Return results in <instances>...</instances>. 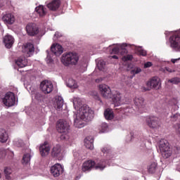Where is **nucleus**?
I'll use <instances>...</instances> for the list:
<instances>
[{
    "label": "nucleus",
    "instance_id": "1",
    "mask_svg": "<svg viewBox=\"0 0 180 180\" xmlns=\"http://www.w3.org/2000/svg\"><path fill=\"white\" fill-rule=\"evenodd\" d=\"M73 117L74 126L82 129L85 126V122H91L94 119V110L89 109L88 105H83Z\"/></svg>",
    "mask_w": 180,
    "mask_h": 180
},
{
    "label": "nucleus",
    "instance_id": "2",
    "mask_svg": "<svg viewBox=\"0 0 180 180\" xmlns=\"http://www.w3.org/2000/svg\"><path fill=\"white\" fill-rule=\"evenodd\" d=\"M56 127L58 133L62 134L60 136L61 140H68V139H70V136L68 135L70 131V124H68L67 121L63 120L58 121Z\"/></svg>",
    "mask_w": 180,
    "mask_h": 180
},
{
    "label": "nucleus",
    "instance_id": "3",
    "mask_svg": "<svg viewBox=\"0 0 180 180\" xmlns=\"http://www.w3.org/2000/svg\"><path fill=\"white\" fill-rule=\"evenodd\" d=\"M79 60V57L78 54L75 53H63L61 56V63L63 65H65V67H68V65H75Z\"/></svg>",
    "mask_w": 180,
    "mask_h": 180
},
{
    "label": "nucleus",
    "instance_id": "4",
    "mask_svg": "<svg viewBox=\"0 0 180 180\" xmlns=\"http://www.w3.org/2000/svg\"><path fill=\"white\" fill-rule=\"evenodd\" d=\"M159 150L164 158H169L171 157L172 152L169 147V143L165 139H162L159 142Z\"/></svg>",
    "mask_w": 180,
    "mask_h": 180
},
{
    "label": "nucleus",
    "instance_id": "5",
    "mask_svg": "<svg viewBox=\"0 0 180 180\" xmlns=\"http://www.w3.org/2000/svg\"><path fill=\"white\" fill-rule=\"evenodd\" d=\"M169 41L170 47L175 51L180 50V30L175 31L173 34L169 37Z\"/></svg>",
    "mask_w": 180,
    "mask_h": 180
},
{
    "label": "nucleus",
    "instance_id": "6",
    "mask_svg": "<svg viewBox=\"0 0 180 180\" xmlns=\"http://www.w3.org/2000/svg\"><path fill=\"white\" fill-rule=\"evenodd\" d=\"M161 86V80L158 77H153L146 83V87L143 88L145 91H151L154 89H160Z\"/></svg>",
    "mask_w": 180,
    "mask_h": 180
},
{
    "label": "nucleus",
    "instance_id": "7",
    "mask_svg": "<svg viewBox=\"0 0 180 180\" xmlns=\"http://www.w3.org/2000/svg\"><path fill=\"white\" fill-rule=\"evenodd\" d=\"M99 92L105 99L112 98V90L110 87L106 84H100L98 85Z\"/></svg>",
    "mask_w": 180,
    "mask_h": 180
},
{
    "label": "nucleus",
    "instance_id": "8",
    "mask_svg": "<svg viewBox=\"0 0 180 180\" xmlns=\"http://www.w3.org/2000/svg\"><path fill=\"white\" fill-rule=\"evenodd\" d=\"M41 91L44 94H51L53 89H54V86L53 83L49 80H44L40 84Z\"/></svg>",
    "mask_w": 180,
    "mask_h": 180
},
{
    "label": "nucleus",
    "instance_id": "9",
    "mask_svg": "<svg viewBox=\"0 0 180 180\" xmlns=\"http://www.w3.org/2000/svg\"><path fill=\"white\" fill-rule=\"evenodd\" d=\"M15 94L13 92H8L6 94L4 98L3 99V103L6 106H13L15 105Z\"/></svg>",
    "mask_w": 180,
    "mask_h": 180
},
{
    "label": "nucleus",
    "instance_id": "10",
    "mask_svg": "<svg viewBox=\"0 0 180 180\" xmlns=\"http://www.w3.org/2000/svg\"><path fill=\"white\" fill-rule=\"evenodd\" d=\"M126 47H131V45L127 44H117V46L112 49L111 53L117 54V53H120L122 55L126 54L127 53Z\"/></svg>",
    "mask_w": 180,
    "mask_h": 180
},
{
    "label": "nucleus",
    "instance_id": "11",
    "mask_svg": "<svg viewBox=\"0 0 180 180\" xmlns=\"http://www.w3.org/2000/svg\"><path fill=\"white\" fill-rule=\"evenodd\" d=\"M22 53L26 57H32L34 53V45L32 43H27L22 46Z\"/></svg>",
    "mask_w": 180,
    "mask_h": 180
},
{
    "label": "nucleus",
    "instance_id": "12",
    "mask_svg": "<svg viewBox=\"0 0 180 180\" xmlns=\"http://www.w3.org/2000/svg\"><path fill=\"white\" fill-rule=\"evenodd\" d=\"M147 123L149 127L152 129H158L160 126V119L155 116H151L147 120Z\"/></svg>",
    "mask_w": 180,
    "mask_h": 180
},
{
    "label": "nucleus",
    "instance_id": "13",
    "mask_svg": "<svg viewBox=\"0 0 180 180\" xmlns=\"http://www.w3.org/2000/svg\"><path fill=\"white\" fill-rule=\"evenodd\" d=\"M51 174L55 178L60 176L61 174H63V166L57 163L51 167Z\"/></svg>",
    "mask_w": 180,
    "mask_h": 180
},
{
    "label": "nucleus",
    "instance_id": "14",
    "mask_svg": "<svg viewBox=\"0 0 180 180\" xmlns=\"http://www.w3.org/2000/svg\"><path fill=\"white\" fill-rule=\"evenodd\" d=\"M26 30L29 36H36L39 34V27L36 24L30 23L26 26Z\"/></svg>",
    "mask_w": 180,
    "mask_h": 180
},
{
    "label": "nucleus",
    "instance_id": "15",
    "mask_svg": "<svg viewBox=\"0 0 180 180\" xmlns=\"http://www.w3.org/2000/svg\"><path fill=\"white\" fill-rule=\"evenodd\" d=\"M51 156L55 158L60 157V160L64 158L63 151L61 150V146L60 145H56L52 148Z\"/></svg>",
    "mask_w": 180,
    "mask_h": 180
},
{
    "label": "nucleus",
    "instance_id": "16",
    "mask_svg": "<svg viewBox=\"0 0 180 180\" xmlns=\"http://www.w3.org/2000/svg\"><path fill=\"white\" fill-rule=\"evenodd\" d=\"M95 167V161L87 160L84 162L82 166V171L83 172H89L92 168Z\"/></svg>",
    "mask_w": 180,
    "mask_h": 180
},
{
    "label": "nucleus",
    "instance_id": "17",
    "mask_svg": "<svg viewBox=\"0 0 180 180\" xmlns=\"http://www.w3.org/2000/svg\"><path fill=\"white\" fill-rule=\"evenodd\" d=\"M3 42L6 49H11L12 46H13V43H15V39L10 34H6L3 39Z\"/></svg>",
    "mask_w": 180,
    "mask_h": 180
},
{
    "label": "nucleus",
    "instance_id": "18",
    "mask_svg": "<svg viewBox=\"0 0 180 180\" xmlns=\"http://www.w3.org/2000/svg\"><path fill=\"white\" fill-rule=\"evenodd\" d=\"M51 51L57 57L61 56V54H63L64 49H63V46H61V45L56 44H53L51 47Z\"/></svg>",
    "mask_w": 180,
    "mask_h": 180
},
{
    "label": "nucleus",
    "instance_id": "19",
    "mask_svg": "<svg viewBox=\"0 0 180 180\" xmlns=\"http://www.w3.org/2000/svg\"><path fill=\"white\" fill-rule=\"evenodd\" d=\"M39 152L41 157H46V155L50 153V145H49V143L44 142L39 147Z\"/></svg>",
    "mask_w": 180,
    "mask_h": 180
},
{
    "label": "nucleus",
    "instance_id": "20",
    "mask_svg": "<svg viewBox=\"0 0 180 180\" xmlns=\"http://www.w3.org/2000/svg\"><path fill=\"white\" fill-rule=\"evenodd\" d=\"M134 102L135 106H136L139 110L146 108V101L143 97H135Z\"/></svg>",
    "mask_w": 180,
    "mask_h": 180
},
{
    "label": "nucleus",
    "instance_id": "21",
    "mask_svg": "<svg viewBox=\"0 0 180 180\" xmlns=\"http://www.w3.org/2000/svg\"><path fill=\"white\" fill-rule=\"evenodd\" d=\"M112 98L115 106L122 105V98H123V95H122L120 92L115 91L113 93V95L112 94Z\"/></svg>",
    "mask_w": 180,
    "mask_h": 180
},
{
    "label": "nucleus",
    "instance_id": "22",
    "mask_svg": "<svg viewBox=\"0 0 180 180\" xmlns=\"http://www.w3.org/2000/svg\"><path fill=\"white\" fill-rule=\"evenodd\" d=\"M60 5H61V1H60V0H53L49 3L46 6L49 11H53L54 12L60 8Z\"/></svg>",
    "mask_w": 180,
    "mask_h": 180
},
{
    "label": "nucleus",
    "instance_id": "23",
    "mask_svg": "<svg viewBox=\"0 0 180 180\" xmlns=\"http://www.w3.org/2000/svg\"><path fill=\"white\" fill-rule=\"evenodd\" d=\"M6 25H13L15 23V15L12 13H7L2 18Z\"/></svg>",
    "mask_w": 180,
    "mask_h": 180
},
{
    "label": "nucleus",
    "instance_id": "24",
    "mask_svg": "<svg viewBox=\"0 0 180 180\" xmlns=\"http://www.w3.org/2000/svg\"><path fill=\"white\" fill-rule=\"evenodd\" d=\"M35 12H37L39 18H44L47 15V8L43 5H39L35 8Z\"/></svg>",
    "mask_w": 180,
    "mask_h": 180
},
{
    "label": "nucleus",
    "instance_id": "25",
    "mask_svg": "<svg viewBox=\"0 0 180 180\" xmlns=\"http://www.w3.org/2000/svg\"><path fill=\"white\" fill-rule=\"evenodd\" d=\"M64 105V100L63 99V97L58 96V98L56 100V102L54 103V106L56 109L58 110H63V106Z\"/></svg>",
    "mask_w": 180,
    "mask_h": 180
},
{
    "label": "nucleus",
    "instance_id": "26",
    "mask_svg": "<svg viewBox=\"0 0 180 180\" xmlns=\"http://www.w3.org/2000/svg\"><path fill=\"white\" fill-rule=\"evenodd\" d=\"M30 160H32V154L30 153V150H29L23 155L22 164L23 165H27V164L30 163Z\"/></svg>",
    "mask_w": 180,
    "mask_h": 180
},
{
    "label": "nucleus",
    "instance_id": "27",
    "mask_svg": "<svg viewBox=\"0 0 180 180\" xmlns=\"http://www.w3.org/2000/svg\"><path fill=\"white\" fill-rule=\"evenodd\" d=\"M104 116L106 120H112L115 117V113H113V110L110 108H107L104 111Z\"/></svg>",
    "mask_w": 180,
    "mask_h": 180
},
{
    "label": "nucleus",
    "instance_id": "28",
    "mask_svg": "<svg viewBox=\"0 0 180 180\" xmlns=\"http://www.w3.org/2000/svg\"><path fill=\"white\" fill-rule=\"evenodd\" d=\"M15 64L20 68H23L27 65V59L25 58H19L15 60Z\"/></svg>",
    "mask_w": 180,
    "mask_h": 180
},
{
    "label": "nucleus",
    "instance_id": "29",
    "mask_svg": "<svg viewBox=\"0 0 180 180\" xmlns=\"http://www.w3.org/2000/svg\"><path fill=\"white\" fill-rule=\"evenodd\" d=\"M8 141V134L4 129H0V143H6Z\"/></svg>",
    "mask_w": 180,
    "mask_h": 180
},
{
    "label": "nucleus",
    "instance_id": "30",
    "mask_svg": "<svg viewBox=\"0 0 180 180\" xmlns=\"http://www.w3.org/2000/svg\"><path fill=\"white\" fill-rule=\"evenodd\" d=\"M84 146L89 150H94V139L91 138H86L84 139Z\"/></svg>",
    "mask_w": 180,
    "mask_h": 180
},
{
    "label": "nucleus",
    "instance_id": "31",
    "mask_svg": "<svg viewBox=\"0 0 180 180\" xmlns=\"http://www.w3.org/2000/svg\"><path fill=\"white\" fill-rule=\"evenodd\" d=\"M75 109L82 108V101L79 97H75L72 100Z\"/></svg>",
    "mask_w": 180,
    "mask_h": 180
},
{
    "label": "nucleus",
    "instance_id": "32",
    "mask_svg": "<svg viewBox=\"0 0 180 180\" xmlns=\"http://www.w3.org/2000/svg\"><path fill=\"white\" fill-rule=\"evenodd\" d=\"M67 86L71 88L72 89H77V88H78V84H77V82L74 80V79H69L67 82Z\"/></svg>",
    "mask_w": 180,
    "mask_h": 180
},
{
    "label": "nucleus",
    "instance_id": "33",
    "mask_svg": "<svg viewBox=\"0 0 180 180\" xmlns=\"http://www.w3.org/2000/svg\"><path fill=\"white\" fill-rule=\"evenodd\" d=\"M135 50L139 56H143V57L147 56V52L141 46H135Z\"/></svg>",
    "mask_w": 180,
    "mask_h": 180
},
{
    "label": "nucleus",
    "instance_id": "34",
    "mask_svg": "<svg viewBox=\"0 0 180 180\" xmlns=\"http://www.w3.org/2000/svg\"><path fill=\"white\" fill-rule=\"evenodd\" d=\"M99 131L100 133H106L108 131V124L105 122H103L100 126H99Z\"/></svg>",
    "mask_w": 180,
    "mask_h": 180
},
{
    "label": "nucleus",
    "instance_id": "35",
    "mask_svg": "<svg viewBox=\"0 0 180 180\" xmlns=\"http://www.w3.org/2000/svg\"><path fill=\"white\" fill-rule=\"evenodd\" d=\"M155 169H157V164L155 162L151 163L148 167V170L150 172V174H154V172H155Z\"/></svg>",
    "mask_w": 180,
    "mask_h": 180
},
{
    "label": "nucleus",
    "instance_id": "36",
    "mask_svg": "<svg viewBox=\"0 0 180 180\" xmlns=\"http://www.w3.org/2000/svg\"><path fill=\"white\" fill-rule=\"evenodd\" d=\"M97 67L100 71H103L105 67H106V63L103 60H99L97 63Z\"/></svg>",
    "mask_w": 180,
    "mask_h": 180
},
{
    "label": "nucleus",
    "instance_id": "37",
    "mask_svg": "<svg viewBox=\"0 0 180 180\" xmlns=\"http://www.w3.org/2000/svg\"><path fill=\"white\" fill-rule=\"evenodd\" d=\"M0 154H2V156L3 157H5V155H6V154H9L10 157L11 158H13L14 154H13V152L9 150H0Z\"/></svg>",
    "mask_w": 180,
    "mask_h": 180
},
{
    "label": "nucleus",
    "instance_id": "38",
    "mask_svg": "<svg viewBox=\"0 0 180 180\" xmlns=\"http://www.w3.org/2000/svg\"><path fill=\"white\" fill-rule=\"evenodd\" d=\"M13 143L16 147H23L25 146V142L22 139H17L13 141Z\"/></svg>",
    "mask_w": 180,
    "mask_h": 180
},
{
    "label": "nucleus",
    "instance_id": "39",
    "mask_svg": "<svg viewBox=\"0 0 180 180\" xmlns=\"http://www.w3.org/2000/svg\"><path fill=\"white\" fill-rule=\"evenodd\" d=\"M141 68H139V67H135L134 68L131 70V74L132 75H136L137 74H140V72H141Z\"/></svg>",
    "mask_w": 180,
    "mask_h": 180
},
{
    "label": "nucleus",
    "instance_id": "40",
    "mask_svg": "<svg viewBox=\"0 0 180 180\" xmlns=\"http://www.w3.org/2000/svg\"><path fill=\"white\" fill-rule=\"evenodd\" d=\"M168 82H170L171 84H179L180 79L178 77H174L171 79H169Z\"/></svg>",
    "mask_w": 180,
    "mask_h": 180
},
{
    "label": "nucleus",
    "instance_id": "41",
    "mask_svg": "<svg viewBox=\"0 0 180 180\" xmlns=\"http://www.w3.org/2000/svg\"><path fill=\"white\" fill-rule=\"evenodd\" d=\"M106 166L105 165V163H98L95 168L96 169H100V171H103V169H105V167Z\"/></svg>",
    "mask_w": 180,
    "mask_h": 180
},
{
    "label": "nucleus",
    "instance_id": "42",
    "mask_svg": "<svg viewBox=\"0 0 180 180\" xmlns=\"http://www.w3.org/2000/svg\"><path fill=\"white\" fill-rule=\"evenodd\" d=\"M134 112V110L131 108H126L124 109V113L125 115H129V113H133Z\"/></svg>",
    "mask_w": 180,
    "mask_h": 180
},
{
    "label": "nucleus",
    "instance_id": "43",
    "mask_svg": "<svg viewBox=\"0 0 180 180\" xmlns=\"http://www.w3.org/2000/svg\"><path fill=\"white\" fill-rule=\"evenodd\" d=\"M130 60H133V56L127 55V56L122 57V61H129Z\"/></svg>",
    "mask_w": 180,
    "mask_h": 180
},
{
    "label": "nucleus",
    "instance_id": "44",
    "mask_svg": "<svg viewBox=\"0 0 180 180\" xmlns=\"http://www.w3.org/2000/svg\"><path fill=\"white\" fill-rule=\"evenodd\" d=\"M4 174L5 175H11L12 174V169L10 167H6L4 169Z\"/></svg>",
    "mask_w": 180,
    "mask_h": 180
},
{
    "label": "nucleus",
    "instance_id": "45",
    "mask_svg": "<svg viewBox=\"0 0 180 180\" xmlns=\"http://www.w3.org/2000/svg\"><path fill=\"white\" fill-rule=\"evenodd\" d=\"M61 34L60 32H56L53 37V40L56 41H57V39H58L59 37H61Z\"/></svg>",
    "mask_w": 180,
    "mask_h": 180
},
{
    "label": "nucleus",
    "instance_id": "46",
    "mask_svg": "<svg viewBox=\"0 0 180 180\" xmlns=\"http://www.w3.org/2000/svg\"><path fill=\"white\" fill-rule=\"evenodd\" d=\"M172 119H174V120H178V119H180V114L176 113L172 116Z\"/></svg>",
    "mask_w": 180,
    "mask_h": 180
},
{
    "label": "nucleus",
    "instance_id": "47",
    "mask_svg": "<svg viewBox=\"0 0 180 180\" xmlns=\"http://www.w3.org/2000/svg\"><path fill=\"white\" fill-rule=\"evenodd\" d=\"M153 66V63L151 62H147L144 63L143 68H150V67Z\"/></svg>",
    "mask_w": 180,
    "mask_h": 180
},
{
    "label": "nucleus",
    "instance_id": "48",
    "mask_svg": "<svg viewBox=\"0 0 180 180\" xmlns=\"http://www.w3.org/2000/svg\"><path fill=\"white\" fill-rule=\"evenodd\" d=\"M165 70L167 71V72H175V70L173 69H171L170 68L166 67Z\"/></svg>",
    "mask_w": 180,
    "mask_h": 180
},
{
    "label": "nucleus",
    "instance_id": "49",
    "mask_svg": "<svg viewBox=\"0 0 180 180\" xmlns=\"http://www.w3.org/2000/svg\"><path fill=\"white\" fill-rule=\"evenodd\" d=\"M102 153H109V149L108 148L105 147L101 149Z\"/></svg>",
    "mask_w": 180,
    "mask_h": 180
},
{
    "label": "nucleus",
    "instance_id": "50",
    "mask_svg": "<svg viewBox=\"0 0 180 180\" xmlns=\"http://www.w3.org/2000/svg\"><path fill=\"white\" fill-rule=\"evenodd\" d=\"M102 81H103V78L102 77H99L98 79H96V82H97L98 84H99V82H102Z\"/></svg>",
    "mask_w": 180,
    "mask_h": 180
},
{
    "label": "nucleus",
    "instance_id": "51",
    "mask_svg": "<svg viewBox=\"0 0 180 180\" xmlns=\"http://www.w3.org/2000/svg\"><path fill=\"white\" fill-rule=\"evenodd\" d=\"M180 58H176V59H172V63H173V64H175V63H177L178 61H179Z\"/></svg>",
    "mask_w": 180,
    "mask_h": 180
},
{
    "label": "nucleus",
    "instance_id": "52",
    "mask_svg": "<svg viewBox=\"0 0 180 180\" xmlns=\"http://www.w3.org/2000/svg\"><path fill=\"white\" fill-rule=\"evenodd\" d=\"M94 95H95V96H96V98L97 99V101H101V102H102V101L101 100V98H99L98 96V93H94Z\"/></svg>",
    "mask_w": 180,
    "mask_h": 180
},
{
    "label": "nucleus",
    "instance_id": "53",
    "mask_svg": "<svg viewBox=\"0 0 180 180\" xmlns=\"http://www.w3.org/2000/svg\"><path fill=\"white\" fill-rule=\"evenodd\" d=\"M4 180H12V177H11V175H6Z\"/></svg>",
    "mask_w": 180,
    "mask_h": 180
},
{
    "label": "nucleus",
    "instance_id": "54",
    "mask_svg": "<svg viewBox=\"0 0 180 180\" xmlns=\"http://www.w3.org/2000/svg\"><path fill=\"white\" fill-rule=\"evenodd\" d=\"M47 63H53V59L47 57Z\"/></svg>",
    "mask_w": 180,
    "mask_h": 180
},
{
    "label": "nucleus",
    "instance_id": "55",
    "mask_svg": "<svg viewBox=\"0 0 180 180\" xmlns=\"http://www.w3.org/2000/svg\"><path fill=\"white\" fill-rule=\"evenodd\" d=\"M112 58H115V60H117V58H119L117 57V56L114 55L112 56Z\"/></svg>",
    "mask_w": 180,
    "mask_h": 180
},
{
    "label": "nucleus",
    "instance_id": "56",
    "mask_svg": "<svg viewBox=\"0 0 180 180\" xmlns=\"http://www.w3.org/2000/svg\"><path fill=\"white\" fill-rule=\"evenodd\" d=\"M2 178V175L1 174V173H0V179Z\"/></svg>",
    "mask_w": 180,
    "mask_h": 180
},
{
    "label": "nucleus",
    "instance_id": "57",
    "mask_svg": "<svg viewBox=\"0 0 180 180\" xmlns=\"http://www.w3.org/2000/svg\"><path fill=\"white\" fill-rule=\"evenodd\" d=\"M0 8H2V6H0Z\"/></svg>",
    "mask_w": 180,
    "mask_h": 180
},
{
    "label": "nucleus",
    "instance_id": "58",
    "mask_svg": "<svg viewBox=\"0 0 180 180\" xmlns=\"http://www.w3.org/2000/svg\"><path fill=\"white\" fill-rule=\"evenodd\" d=\"M124 180H129V179H124Z\"/></svg>",
    "mask_w": 180,
    "mask_h": 180
}]
</instances>
